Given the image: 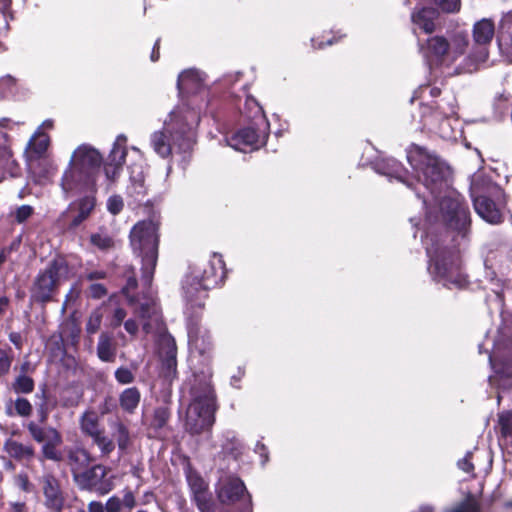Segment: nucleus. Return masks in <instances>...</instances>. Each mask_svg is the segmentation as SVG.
Instances as JSON below:
<instances>
[{
    "instance_id": "37998d69",
    "label": "nucleus",
    "mask_w": 512,
    "mask_h": 512,
    "mask_svg": "<svg viewBox=\"0 0 512 512\" xmlns=\"http://www.w3.org/2000/svg\"><path fill=\"white\" fill-rule=\"evenodd\" d=\"M90 241L94 246L101 250H108L114 245L113 239L109 235L102 233L92 234Z\"/></svg>"
},
{
    "instance_id": "9b49d317",
    "label": "nucleus",
    "mask_w": 512,
    "mask_h": 512,
    "mask_svg": "<svg viewBox=\"0 0 512 512\" xmlns=\"http://www.w3.org/2000/svg\"><path fill=\"white\" fill-rule=\"evenodd\" d=\"M441 218L445 224L458 232H465L470 225V212L463 197L449 191L439 202Z\"/></svg>"
},
{
    "instance_id": "864d4df0",
    "label": "nucleus",
    "mask_w": 512,
    "mask_h": 512,
    "mask_svg": "<svg viewBox=\"0 0 512 512\" xmlns=\"http://www.w3.org/2000/svg\"><path fill=\"white\" fill-rule=\"evenodd\" d=\"M126 315L127 313L123 308H116L111 318V327H119L124 322Z\"/></svg>"
},
{
    "instance_id": "de8ad7c7",
    "label": "nucleus",
    "mask_w": 512,
    "mask_h": 512,
    "mask_svg": "<svg viewBox=\"0 0 512 512\" xmlns=\"http://www.w3.org/2000/svg\"><path fill=\"white\" fill-rule=\"evenodd\" d=\"M441 10L445 12H456L460 8V0H432Z\"/></svg>"
},
{
    "instance_id": "9d476101",
    "label": "nucleus",
    "mask_w": 512,
    "mask_h": 512,
    "mask_svg": "<svg viewBox=\"0 0 512 512\" xmlns=\"http://www.w3.org/2000/svg\"><path fill=\"white\" fill-rule=\"evenodd\" d=\"M495 34V26L491 19L483 18L473 26V47L467 57V71L476 70L488 58V46Z\"/></svg>"
},
{
    "instance_id": "3c124183",
    "label": "nucleus",
    "mask_w": 512,
    "mask_h": 512,
    "mask_svg": "<svg viewBox=\"0 0 512 512\" xmlns=\"http://www.w3.org/2000/svg\"><path fill=\"white\" fill-rule=\"evenodd\" d=\"M472 457L473 454L471 452H467L466 455L457 462L458 468L467 474L473 473L474 465L472 463Z\"/></svg>"
},
{
    "instance_id": "5701e85b",
    "label": "nucleus",
    "mask_w": 512,
    "mask_h": 512,
    "mask_svg": "<svg viewBox=\"0 0 512 512\" xmlns=\"http://www.w3.org/2000/svg\"><path fill=\"white\" fill-rule=\"evenodd\" d=\"M139 316L143 319V330L150 333L153 326H158L160 322V313L154 300H146L139 306Z\"/></svg>"
},
{
    "instance_id": "c9c22d12",
    "label": "nucleus",
    "mask_w": 512,
    "mask_h": 512,
    "mask_svg": "<svg viewBox=\"0 0 512 512\" xmlns=\"http://www.w3.org/2000/svg\"><path fill=\"white\" fill-rule=\"evenodd\" d=\"M97 354L102 361L111 362L114 360L115 349L112 346L111 338L105 333H102L99 337Z\"/></svg>"
},
{
    "instance_id": "1a4fd4ad",
    "label": "nucleus",
    "mask_w": 512,
    "mask_h": 512,
    "mask_svg": "<svg viewBox=\"0 0 512 512\" xmlns=\"http://www.w3.org/2000/svg\"><path fill=\"white\" fill-rule=\"evenodd\" d=\"M68 267L64 261H52L40 272L31 288V298L36 302L46 303L52 300L61 281L66 278Z\"/></svg>"
},
{
    "instance_id": "a211bd4d",
    "label": "nucleus",
    "mask_w": 512,
    "mask_h": 512,
    "mask_svg": "<svg viewBox=\"0 0 512 512\" xmlns=\"http://www.w3.org/2000/svg\"><path fill=\"white\" fill-rule=\"evenodd\" d=\"M95 183V178L88 177L86 173L69 163L61 180V187L65 194H70L92 189Z\"/></svg>"
},
{
    "instance_id": "58836bf2",
    "label": "nucleus",
    "mask_w": 512,
    "mask_h": 512,
    "mask_svg": "<svg viewBox=\"0 0 512 512\" xmlns=\"http://www.w3.org/2000/svg\"><path fill=\"white\" fill-rule=\"evenodd\" d=\"M92 441L99 448L102 457H108L115 449L113 440L106 436L103 431L94 436Z\"/></svg>"
},
{
    "instance_id": "ea45409f",
    "label": "nucleus",
    "mask_w": 512,
    "mask_h": 512,
    "mask_svg": "<svg viewBox=\"0 0 512 512\" xmlns=\"http://www.w3.org/2000/svg\"><path fill=\"white\" fill-rule=\"evenodd\" d=\"M444 512H482L478 502L471 496L467 497L461 503L452 508L445 509Z\"/></svg>"
},
{
    "instance_id": "cd10ccee",
    "label": "nucleus",
    "mask_w": 512,
    "mask_h": 512,
    "mask_svg": "<svg viewBox=\"0 0 512 512\" xmlns=\"http://www.w3.org/2000/svg\"><path fill=\"white\" fill-rule=\"evenodd\" d=\"M15 161L12 159L11 151L7 145V140L3 134H0V182L8 172L11 176H16Z\"/></svg>"
},
{
    "instance_id": "ddd939ff",
    "label": "nucleus",
    "mask_w": 512,
    "mask_h": 512,
    "mask_svg": "<svg viewBox=\"0 0 512 512\" xmlns=\"http://www.w3.org/2000/svg\"><path fill=\"white\" fill-rule=\"evenodd\" d=\"M262 128L247 127L237 131L227 140L228 145L235 150L247 152L262 147L267 139L268 123L261 122Z\"/></svg>"
},
{
    "instance_id": "052dcab7",
    "label": "nucleus",
    "mask_w": 512,
    "mask_h": 512,
    "mask_svg": "<svg viewBox=\"0 0 512 512\" xmlns=\"http://www.w3.org/2000/svg\"><path fill=\"white\" fill-rule=\"evenodd\" d=\"M121 501L122 505L128 509H132L136 505L134 494L130 490H127L125 492L123 499Z\"/></svg>"
},
{
    "instance_id": "0eeeda50",
    "label": "nucleus",
    "mask_w": 512,
    "mask_h": 512,
    "mask_svg": "<svg viewBox=\"0 0 512 512\" xmlns=\"http://www.w3.org/2000/svg\"><path fill=\"white\" fill-rule=\"evenodd\" d=\"M407 160L415 171L423 185L434 193L444 186L446 168L436 157L430 155L423 148L412 145L407 151Z\"/></svg>"
},
{
    "instance_id": "c756f323",
    "label": "nucleus",
    "mask_w": 512,
    "mask_h": 512,
    "mask_svg": "<svg viewBox=\"0 0 512 512\" xmlns=\"http://www.w3.org/2000/svg\"><path fill=\"white\" fill-rule=\"evenodd\" d=\"M436 14V11L432 8H421L412 14V21L424 32L431 33L435 28Z\"/></svg>"
},
{
    "instance_id": "39448f33",
    "label": "nucleus",
    "mask_w": 512,
    "mask_h": 512,
    "mask_svg": "<svg viewBox=\"0 0 512 512\" xmlns=\"http://www.w3.org/2000/svg\"><path fill=\"white\" fill-rule=\"evenodd\" d=\"M224 278V262L214 253L209 261L196 265L183 282L184 296L194 306H201L206 290L217 285Z\"/></svg>"
},
{
    "instance_id": "e433bc0d",
    "label": "nucleus",
    "mask_w": 512,
    "mask_h": 512,
    "mask_svg": "<svg viewBox=\"0 0 512 512\" xmlns=\"http://www.w3.org/2000/svg\"><path fill=\"white\" fill-rule=\"evenodd\" d=\"M498 425L501 436L512 444V411H503L498 415Z\"/></svg>"
},
{
    "instance_id": "f03ea898",
    "label": "nucleus",
    "mask_w": 512,
    "mask_h": 512,
    "mask_svg": "<svg viewBox=\"0 0 512 512\" xmlns=\"http://www.w3.org/2000/svg\"><path fill=\"white\" fill-rule=\"evenodd\" d=\"M158 223L152 220L137 223L130 232L134 254L141 259L142 281L150 286L158 260Z\"/></svg>"
},
{
    "instance_id": "6e6552de",
    "label": "nucleus",
    "mask_w": 512,
    "mask_h": 512,
    "mask_svg": "<svg viewBox=\"0 0 512 512\" xmlns=\"http://www.w3.org/2000/svg\"><path fill=\"white\" fill-rule=\"evenodd\" d=\"M467 45V38L462 34L455 35L451 42L442 36H433L427 40L425 47H421V51L429 64H450L464 52Z\"/></svg>"
},
{
    "instance_id": "72a5a7b5",
    "label": "nucleus",
    "mask_w": 512,
    "mask_h": 512,
    "mask_svg": "<svg viewBox=\"0 0 512 512\" xmlns=\"http://www.w3.org/2000/svg\"><path fill=\"white\" fill-rule=\"evenodd\" d=\"M140 402V392L136 387L125 389L120 395V406L125 411L133 412Z\"/></svg>"
},
{
    "instance_id": "69168bd1",
    "label": "nucleus",
    "mask_w": 512,
    "mask_h": 512,
    "mask_svg": "<svg viewBox=\"0 0 512 512\" xmlns=\"http://www.w3.org/2000/svg\"><path fill=\"white\" fill-rule=\"evenodd\" d=\"M490 362L493 365V367L496 369V372L502 375H505L509 378H512V364L507 367V369H499L496 368V364L493 362L492 358L490 357Z\"/></svg>"
},
{
    "instance_id": "f8f14e48",
    "label": "nucleus",
    "mask_w": 512,
    "mask_h": 512,
    "mask_svg": "<svg viewBox=\"0 0 512 512\" xmlns=\"http://www.w3.org/2000/svg\"><path fill=\"white\" fill-rule=\"evenodd\" d=\"M43 494V505L50 512H63L67 495L60 480L52 473H45L39 478Z\"/></svg>"
},
{
    "instance_id": "412c9836",
    "label": "nucleus",
    "mask_w": 512,
    "mask_h": 512,
    "mask_svg": "<svg viewBox=\"0 0 512 512\" xmlns=\"http://www.w3.org/2000/svg\"><path fill=\"white\" fill-rule=\"evenodd\" d=\"M203 81V76L199 71L195 69L185 70L178 77L177 87L179 93L181 95L197 93L201 90Z\"/></svg>"
},
{
    "instance_id": "603ef678",
    "label": "nucleus",
    "mask_w": 512,
    "mask_h": 512,
    "mask_svg": "<svg viewBox=\"0 0 512 512\" xmlns=\"http://www.w3.org/2000/svg\"><path fill=\"white\" fill-rule=\"evenodd\" d=\"M246 106L250 109H254L253 117L257 118L260 122H267L264 117L262 107L259 106V104L254 98H247Z\"/></svg>"
},
{
    "instance_id": "20e7f679",
    "label": "nucleus",
    "mask_w": 512,
    "mask_h": 512,
    "mask_svg": "<svg viewBox=\"0 0 512 512\" xmlns=\"http://www.w3.org/2000/svg\"><path fill=\"white\" fill-rule=\"evenodd\" d=\"M470 193L474 209L480 218L492 225L503 222L502 210L508 200L500 186L477 176L472 180Z\"/></svg>"
},
{
    "instance_id": "4468645a",
    "label": "nucleus",
    "mask_w": 512,
    "mask_h": 512,
    "mask_svg": "<svg viewBox=\"0 0 512 512\" xmlns=\"http://www.w3.org/2000/svg\"><path fill=\"white\" fill-rule=\"evenodd\" d=\"M107 474L108 469L105 466L96 464L85 468L80 474L75 475L73 480L81 489L106 494L112 489L111 484L104 481Z\"/></svg>"
},
{
    "instance_id": "c03bdc74",
    "label": "nucleus",
    "mask_w": 512,
    "mask_h": 512,
    "mask_svg": "<svg viewBox=\"0 0 512 512\" xmlns=\"http://www.w3.org/2000/svg\"><path fill=\"white\" fill-rule=\"evenodd\" d=\"M102 322V314L99 311H93L86 323V331L89 334L96 333Z\"/></svg>"
},
{
    "instance_id": "a19ab883",
    "label": "nucleus",
    "mask_w": 512,
    "mask_h": 512,
    "mask_svg": "<svg viewBox=\"0 0 512 512\" xmlns=\"http://www.w3.org/2000/svg\"><path fill=\"white\" fill-rule=\"evenodd\" d=\"M12 387L16 393L27 394L33 391L34 381L31 377L22 374L15 379Z\"/></svg>"
},
{
    "instance_id": "2f4dec72",
    "label": "nucleus",
    "mask_w": 512,
    "mask_h": 512,
    "mask_svg": "<svg viewBox=\"0 0 512 512\" xmlns=\"http://www.w3.org/2000/svg\"><path fill=\"white\" fill-rule=\"evenodd\" d=\"M96 204L95 197L93 195H87L80 199L78 203V214L73 218L70 223V228L74 229L79 226L85 219L88 218L90 213L93 211Z\"/></svg>"
},
{
    "instance_id": "6e6d98bb",
    "label": "nucleus",
    "mask_w": 512,
    "mask_h": 512,
    "mask_svg": "<svg viewBox=\"0 0 512 512\" xmlns=\"http://www.w3.org/2000/svg\"><path fill=\"white\" fill-rule=\"evenodd\" d=\"M107 207L112 214H117L123 208V201L118 196L110 197L107 203Z\"/></svg>"
},
{
    "instance_id": "c85d7f7f",
    "label": "nucleus",
    "mask_w": 512,
    "mask_h": 512,
    "mask_svg": "<svg viewBox=\"0 0 512 512\" xmlns=\"http://www.w3.org/2000/svg\"><path fill=\"white\" fill-rule=\"evenodd\" d=\"M111 435L116 440L118 449L125 451L130 445V433L127 426L118 418L109 421Z\"/></svg>"
},
{
    "instance_id": "49530a36",
    "label": "nucleus",
    "mask_w": 512,
    "mask_h": 512,
    "mask_svg": "<svg viewBox=\"0 0 512 512\" xmlns=\"http://www.w3.org/2000/svg\"><path fill=\"white\" fill-rule=\"evenodd\" d=\"M16 86V79L10 75L0 78V96L5 97L11 93Z\"/></svg>"
},
{
    "instance_id": "bf43d9fd",
    "label": "nucleus",
    "mask_w": 512,
    "mask_h": 512,
    "mask_svg": "<svg viewBox=\"0 0 512 512\" xmlns=\"http://www.w3.org/2000/svg\"><path fill=\"white\" fill-rule=\"evenodd\" d=\"M93 298H101L106 295V289L102 284H92L89 288Z\"/></svg>"
},
{
    "instance_id": "79ce46f5",
    "label": "nucleus",
    "mask_w": 512,
    "mask_h": 512,
    "mask_svg": "<svg viewBox=\"0 0 512 512\" xmlns=\"http://www.w3.org/2000/svg\"><path fill=\"white\" fill-rule=\"evenodd\" d=\"M170 417V411L168 407L161 406L155 409L151 425L155 428H162L166 425Z\"/></svg>"
},
{
    "instance_id": "2eb2a0df",
    "label": "nucleus",
    "mask_w": 512,
    "mask_h": 512,
    "mask_svg": "<svg viewBox=\"0 0 512 512\" xmlns=\"http://www.w3.org/2000/svg\"><path fill=\"white\" fill-rule=\"evenodd\" d=\"M101 163L102 157L100 153L88 145L79 146L74 151L70 160L71 165L86 173L88 177L95 179H97L99 174Z\"/></svg>"
},
{
    "instance_id": "bb28decb",
    "label": "nucleus",
    "mask_w": 512,
    "mask_h": 512,
    "mask_svg": "<svg viewBox=\"0 0 512 512\" xmlns=\"http://www.w3.org/2000/svg\"><path fill=\"white\" fill-rule=\"evenodd\" d=\"M49 136L39 128L28 143L27 154L30 160L42 157L48 149Z\"/></svg>"
},
{
    "instance_id": "393cba45",
    "label": "nucleus",
    "mask_w": 512,
    "mask_h": 512,
    "mask_svg": "<svg viewBox=\"0 0 512 512\" xmlns=\"http://www.w3.org/2000/svg\"><path fill=\"white\" fill-rule=\"evenodd\" d=\"M49 440L42 444L41 456L43 459L61 462L64 460L63 454L58 450L62 445L63 438L60 432L50 431Z\"/></svg>"
},
{
    "instance_id": "f257e3e1",
    "label": "nucleus",
    "mask_w": 512,
    "mask_h": 512,
    "mask_svg": "<svg viewBox=\"0 0 512 512\" xmlns=\"http://www.w3.org/2000/svg\"><path fill=\"white\" fill-rule=\"evenodd\" d=\"M216 396L209 380L195 383L191 388V402L184 418V429L191 435L209 431L215 422Z\"/></svg>"
},
{
    "instance_id": "423d86ee",
    "label": "nucleus",
    "mask_w": 512,
    "mask_h": 512,
    "mask_svg": "<svg viewBox=\"0 0 512 512\" xmlns=\"http://www.w3.org/2000/svg\"><path fill=\"white\" fill-rule=\"evenodd\" d=\"M171 121L181 125V130L172 133L169 125L166 124L163 130L155 131L151 134L150 145L154 152L162 158L171 155L173 147L178 146L181 151H186L191 147L192 134L191 129L198 124L199 117L194 111H188L183 117L176 111L171 113Z\"/></svg>"
},
{
    "instance_id": "f704fd0d",
    "label": "nucleus",
    "mask_w": 512,
    "mask_h": 512,
    "mask_svg": "<svg viewBox=\"0 0 512 512\" xmlns=\"http://www.w3.org/2000/svg\"><path fill=\"white\" fill-rule=\"evenodd\" d=\"M82 389L77 385H70L61 392L60 401L64 407L77 406L82 399Z\"/></svg>"
},
{
    "instance_id": "473e14b6",
    "label": "nucleus",
    "mask_w": 512,
    "mask_h": 512,
    "mask_svg": "<svg viewBox=\"0 0 512 512\" xmlns=\"http://www.w3.org/2000/svg\"><path fill=\"white\" fill-rule=\"evenodd\" d=\"M81 432L91 438L96 436L102 430L100 429L99 419L94 412H85L80 418Z\"/></svg>"
},
{
    "instance_id": "774afa93",
    "label": "nucleus",
    "mask_w": 512,
    "mask_h": 512,
    "mask_svg": "<svg viewBox=\"0 0 512 512\" xmlns=\"http://www.w3.org/2000/svg\"><path fill=\"white\" fill-rule=\"evenodd\" d=\"M12 512H24L25 504L22 502H15L11 504Z\"/></svg>"
},
{
    "instance_id": "a18cd8bd",
    "label": "nucleus",
    "mask_w": 512,
    "mask_h": 512,
    "mask_svg": "<svg viewBox=\"0 0 512 512\" xmlns=\"http://www.w3.org/2000/svg\"><path fill=\"white\" fill-rule=\"evenodd\" d=\"M14 407L16 414L22 417H28L32 412V405L25 398H17Z\"/></svg>"
},
{
    "instance_id": "e2e57ef3",
    "label": "nucleus",
    "mask_w": 512,
    "mask_h": 512,
    "mask_svg": "<svg viewBox=\"0 0 512 512\" xmlns=\"http://www.w3.org/2000/svg\"><path fill=\"white\" fill-rule=\"evenodd\" d=\"M85 277L86 279L90 280V281H93V280H96V279H103L106 277V273L104 271H91V272H87L85 274Z\"/></svg>"
},
{
    "instance_id": "5fc2aeb1",
    "label": "nucleus",
    "mask_w": 512,
    "mask_h": 512,
    "mask_svg": "<svg viewBox=\"0 0 512 512\" xmlns=\"http://www.w3.org/2000/svg\"><path fill=\"white\" fill-rule=\"evenodd\" d=\"M15 483L24 492H29L31 489V484L26 473L17 474L15 476Z\"/></svg>"
},
{
    "instance_id": "f3484780",
    "label": "nucleus",
    "mask_w": 512,
    "mask_h": 512,
    "mask_svg": "<svg viewBox=\"0 0 512 512\" xmlns=\"http://www.w3.org/2000/svg\"><path fill=\"white\" fill-rule=\"evenodd\" d=\"M435 108L432 111L431 107L424 106L422 115L423 117H431L433 122L441 121L439 125L440 133L443 137L449 138L450 135L446 130L448 125L447 119L456 114V100L453 96L449 95L437 101Z\"/></svg>"
},
{
    "instance_id": "338daca9",
    "label": "nucleus",
    "mask_w": 512,
    "mask_h": 512,
    "mask_svg": "<svg viewBox=\"0 0 512 512\" xmlns=\"http://www.w3.org/2000/svg\"><path fill=\"white\" fill-rule=\"evenodd\" d=\"M10 341L17 347L21 348L22 345V337L19 333L13 332L9 335Z\"/></svg>"
},
{
    "instance_id": "4be33fe9",
    "label": "nucleus",
    "mask_w": 512,
    "mask_h": 512,
    "mask_svg": "<svg viewBox=\"0 0 512 512\" xmlns=\"http://www.w3.org/2000/svg\"><path fill=\"white\" fill-rule=\"evenodd\" d=\"M3 449L17 461L30 462L35 457V449L32 445L23 444L13 439L6 440Z\"/></svg>"
},
{
    "instance_id": "4d7b16f0",
    "label": "nucleus",
    "mask_w": 512,
    "mask_h": 512,
    "mask_svg": "<svg viewBox=\"0 0 512 512\" xmlns=\"http://www.w3.org/2000/svg\"><path fill=\"white\" fill-rule=\"evenodd\" d=\"M122 507V501L116 496L110 497L105 505L106 512H120Z\"/></svg>"
},
{
    "instance_id": "a878e982",
    "label": "nucleus",
    "mask_w": 512,
    "mask_h": 512,
    "mask_svg": "<svg viewBox=\"0 0 512 512\" xmlns=\"http://www.w3.org/2000/svg\"><path fill=\"white\" fill-rule=\"evenodd\" d=\"M189 345L192 350L204 355L211 348L210 335L200 328L190 327L188 331Z\"/></svg>"
},
{
    "instance_id": "7ed1b4c3",
    "label": "nucleus",
    "mask_w": 512,
    "mask_h": 512,
    "mask_svg": "<svg viewBox=\"0 0 512 512\" xmlns=\"http://www.w3.org/2000/svg\"><path fill=\"white\" fill-rule=\"evenodd\" d=\"M424 244L430 258L429 269L434 280L449 289L463 288L467 284V279L461 271L458 254L434 243L428 235Z\"/></svg>"
},
{
    "instance_id": "6ab92c4d",
    "label": "nucleus",
    "mask_w": 512,
    "mask_h": 512,
    "mask_svg": "<svg viewBox=\"0 0 512 512\" xmlns=\"http://www.w3.org/2000/svg\"><path fill=\"white\" fill-rule=\"evenodd\" d=\"M159 356L162 361L161 373L169 380L173 379L176 374V344L169 334H162L158 340Z\"/></svg>"
},
{
    "instance_id": "680f3d73",
    "label": "nucleus",
    "mask_w": 512,
    "mask_h": 512,
    "mask_svg": "<svg viewBox=\"0 0 512 512\" xmlns=\"http://www.w3.org/2000/svg\"><path fill=\"white\" fill-rule=\"evenodd\" d=\"M124 328L130 335H136L139 329V324L135 319H128L124 322Z\"/></svg>"
},
{
    "instance_id": "13d9d810",
    "label": "nucleus",
    "mask_w": 512,
    "mask_h": 512,
    "mask_svg": "<svg viewBox=\"0 0 512 512\" xmlns=\"http://www.w3.org/2000/svg\"><path fill=\"white\" fill-rule=\"evenodd\" d=\"M11 359L5 351L0 350V375L9 371Z\"/></svg>"
},
{
    "instance_id": "0e129e2a",
    "label": "nucleus",
    "mask_w": 512,
    "mask_h": 512,
    "mask_svg": "<svg viewBox=\"0 0 512 512\" xmlns=\"http://www.w3.org/2000/svg\"><path fill=\"white\" fill-rule=\"evenodd\" d=\"M88 511L89 512H105V507L102 505L101 502L91 501L88 504Z\"/></svg>"
},
{
    "instance_id": "b1692460",
    "label": "nucleus",
    "mask_w": 512,
    "mask_h": 512,
    "mask_svg": "<svg viewBox=\"0 0 512 512\" xmlns=\"http://www.w3.org/2000/svg\"><path fill=\"white\" fill-rule=\"evenodd\" d=\"M246 491L244 483L239 478H230L218 491V497L223 503L237 501Z\"/></svg>"
},
{
    "instance_id": "aec40b11",
    "label": "nucleus",
    "mask_w": 512,
    "mask_h": 512,
    "mask_svg": "<svg viewBox=\"0 0 512 512\" xmlns=\"http://www.w3.org/2000/svg\"><path fill=\"white\" fill-rule=\"evenodd\" d=\"M64 455V460L70 469L73 479L75 475L80 474L95 460L92 454L82 446L66 447Z\"/></svg>"
},
{
    "instance_id": "dca6fc26",
    "label": "nucleus",
    "mask_w": 512,
    "mask_h": 512,
    "mask_svg": "<svg viewBox=\"0 0 512 512\" xmlns=\"http://www.w3.org/2000/svg\"><path fill=\"white\" fill-rule=\"evenodd\" d=\"M126 142L127 138L125 135H118L104 162L105 176L110 182H114L121 173L127 155Z\"/></svg>"
},
{
    "instance_id": "4c0bfd02",
    "label": "nucleus",
    "mask_w": 512,
    "mask_h": 512,
    "mask_svg": "<svg viewBox=\"0 0 512 512\" xmlns=\"http://www.w3.org/2000/svg\"><path fill=\"white\" fill-rule=\"evenodd\" d=\"M27 429L29 431V434L35 440L37 443H45L49 440V437L51 436L50 431L53 432H59L54 427H40L39 425L35 424L34 422H30L27 425Z\"/></svg>"
},
{
    "instance_id": "09e8293b",
    "label": "nucleus",
    "mask_w": 512,
    "mask_h": 512,
    "mask_svg": "<svg viewBox=\"0 0 512 512\" xmlns=\"http://www.w3.org/2000/svg\"><path fill=\"white\" fill-rule=\"evenodd\" d=\"M115 378L120 384H130L134 381L133 373L126 367H120L115 371Z\"/></svg>"
},
{
    "instance_id": "7c9ffc66",
    "label": "nucleus",
    "mask_w": 512,
    "mask_h": 512,
    "mask_svg": "<svg viewBox=\"0 0 512 512\" xmlns=\"http://www.w3.org/2000/svg\"><path fill=\"white\" fill-rule=\"evenodd\" d=\"M376 171L388 177L395 178L403 183H407L404 179V174L406 171L395 159H387L381 163H377Z\"/></svg>"
},
{
    "instance_id": "8fccbe9b",
    "label": "nucleus",
    "mask_w": 512,
    "mask_h": 512,
    "mask_svg": "<svg viewBox=\"0 0 512 512\" xmlns=\"http://www.w3.org/2000/svg\"><path fill=\"white\" fill-rule=\"evenodd\" d=\"M33 214V207L30 205H22L15 211V220L18 223L25 222Z\"/></svg>"
}]
</instances>
